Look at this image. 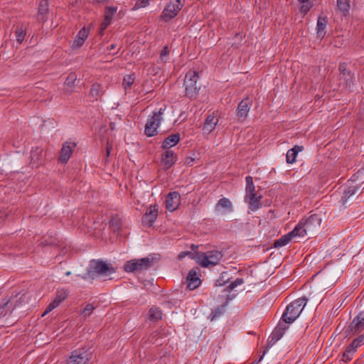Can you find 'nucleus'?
Here are the masks:
<instances>
[{
    "mask_svg": "<svg viewBox=\"0 0 364 364\" xmlns=\"http://www.w3.org/2000/svg\"><path fill=\"white\" fill-rule=\"evenodd\" d=\"M306 299L299 298L294 300L287 306L286 311L283 314V321L285 323H291L300 315L306 304Z\"/></svg>",
    "mask_w": 364,
    "mask_h": 364,
    "instance_id": "obj_1",
    "label": "nucleus"
},
{
    "mask_svg": "<svg viewBox=\"0 0 364 364\" xmlns=\"http://www.w3.org/2000/svg\"><path fill=\"white\" fill-rule=\"evenodd\" d=\"M338 9L346 16L350 9L349 0H336Z\"/></svg>",
    "mask_w": 364,
    "mask_h": 364,
    "instance_id": "obj_29",
    "label": "nucleus"
},
{
    "mask_svg": "<svg viewBox=\"0 0 364 364\" xmlns=\"http://www.w3.org/2000/svg\"><path fill=\"white\" fill-rule=\"evenodd\" d=\"M246 196L245 202L248 203L249 208L252 211L257 210L261 207V195L255 193V186L251 176L246 177Z\"/></svg>",
    "mask_w": 364,
    "mask_h": 364,
    "instance_id": "obj_2",
    "label": "nucleus"
},
{
    "mask_svg": "<svg viewBox=\"0 0 364 364\" xmlns=\"http://www.w3.org/2000/svg\"><path fill=\"white\" fill-rule=\"evenodd\" d=\"M76 146L75 143L66 141L61 149L58 160L62 164H66L71 157Z\"/></svg>",
    "mask_w": 364,
    "mask_h": 364,
    "instance_id": "obj_11",
    "label": "nucleus"
},
{
    "mask_svg": "<svg viewBox=\"0 0 364 364\" xmlns=\"http://www.w3.org/2000/svg\"><path fill=\"white\" fill-rule=\"evenodd\" d=\"M110 225L112 227H113L114 228V230H117L119 228V225H120V220L119 218H112L111 220H110Z\"/></svg>",
    "mask_w": 364,
    "mask_h": 364,
    "instance_id": "obj_43",
    "label": "nucleus"
},
{
    "mask_svg": "<svg viewBox=\"0 0 364 364\" xmlns=\"http://www.w3.org/2000/svg\"><path fill=\"white\" fill-rule=\"evenodd\" d=\"M287 328V326L285 324L279 323L272 333V340H279L282 337Z\"/></svg>",
    "mask_w": 364,
    "mask_h": 364,
    "instance_id": "obj_27",
    "label": "nucleus"
},
{
    "mask_svg": "<svg viewBox=\"0 0 364 364\" xmlns=\"http://www.w3.org/2000/svg\"><path fill=\"white\" fill-rule=\"evenodd\" d=\"M150 266V260L148 258L132 259L124 264V270L127 272L142 270Z\"/></svg>",
    "mask_w": 364,
    "mask_h": 364,
    "instance_id": "obj_10",
    "label": "nucleus"
},
{
    "mask_svg": "<svg viewBox=\"0 0 364 364\" xmlns=\"http://www.w3.org/2000/svg\"><path fill=\"white\" fill-rule=\"evenodd\" d=\"M48 11V2L47 0H41L39 3L38 19L40 21H45L46 20V15Z\"/></svg>",
    "mask_w": 364,
    "mask_h": 364,
    "instance_id": "obj_21",
    "label": "nucleus"
},
{
    "mask_svg": "<svg viewBox=\"0 0 364 364\" xmlns=\"http://www.w3.org/2000/svg\"><path fill=\"white\" fill-rule=\"evenodd\" d=\"M117 11V7L106 6L105 10L104 18L112 21L114 15Z\"/></svg>",
    "mask_w": 364,
    "mask_h": 364,
    "instance_id": "obj_35",
    "label": "nucleus"
},
{
    "mask_svg": "<svg viewBox=\"0 0 364 364\" xmlns=\"http://www.w3.org/2000/svg\"><path fill=\"white\" fill-rule=\"evenodd\" d=\"M163 112L161 109L154 113L147 121L145 126V134L147 136H153L157 134L158 128L162 120Z\"/></svg>",
    "mask_w": 364,
    "mask_h": 364,
    "instance_id": "obj_9",
    "label": "nucleus"
},
{
    "mask_svg": "<svg viewBox=\"0 0 364 364\" xmlns=\"http://www.w3.org/2000/svg\"><path fill=\"white\" fill-rule=\"evenodd\" d=\"M5 218V214L3 213H0V220H3Z\"/></svg>",
    "mask_w": 364,
    "mask_h": 364,
    "instance_id": "obj_50",
    "label": "nucleus"
},
{
    "mask_svg": "<svg viewBox=\"0 0 364 364\" xmlns=\"http://www.w3.org/2000/svg\"><path fill=\"white\" fill-rule=\"evenodd\" d=\"M351 324L354 328L358 330L364 328V311L360 313L358 316L353 319Z\"/></svg>",
    "mask_w": 364,
    "mask_h": 364,
    "instance_id": "obj_32",
    "label": "nucleus"
},
{
    "mask_svg": "<svg viewBox=\"0 0 364 364\" xmlns=\"http://www.w3.org/2000/svg\"><path fill=\"white\" fill-rule=\"evenodd\" d=\"M95 1L99 3H105V2H107L109 0H95Z\"/></svg>",
    "mask_w": 364,
    "mask_h": 364,
    "instance_id": "obj_51",
    "label": "nucleus"
},
{
    "mask_svg": "<svg viewBox=\"0 0 364 364\" xmlns=\"http://www.w3.org/2000/svg\"><path fill=\"white\" fill-rule=\"evenodd\" d=\"M77 80V75L75 73H70L65 82V85L68 88V92H72V89L74 87V84L75 80Z\"/></svg>",
    "mask_w": 364,
    "mask_h": 364,
    "instance_id": "obj_34",
    "label": "nucleus"
},
{
    "mask_svg": "<svg viewBox=\"0 0 364 364\" xmlns=\"http://www.w3.org/2000/svg\"><path fill=\"white\" fill-rule=\"evenodd\" d=\"M190 256L191 258H193L194 259V257H193V254L188 252H181L178 257L179 259H182L183 258H184L186 256Z\"/></svg>",
    "mask_w": 364,
    "mask_h": 364,
    "instance_id": "obj_45",
    "label": "nucleus"
},
{
    "mask_svg": "<svg viewBox=\"0 0 364 364\" xmlns=\"http://www.w3.org/2000/svg\"><path fill=\"white\" fill-rule=\"evenodd\" d=\"M216 212L220 215H225L232 210V205L228 198L220 199L216 205Z\"/></svg>",
    "mask_w": 364,
    "mask_h": 364,
    "instance_id": "obj_17",
    "label": "nucleus"
},
{
    "mask_svg": "<svg viewBox=\"0 0 364 364\" xmlns=\"http://www.w3.org/2000/svg\"><path fill=\"white\" fill-rule=\"evenodd\" d=\"M360 188V186L354 185L353 182L350 183L347 188L344 191L343 198L346 199L349 198L350 196L355 194Z\"/></svg>",
    "mask_w": 364,
    "mask_h": 364,
    "instance_id": "obj_31",
    "label": "nucleus"
},
{
    "mask_svg": "<svg viewBox=\"0 0 364 364\" xmlns=\"http://www.w3.org/2000/svg\"><path fill=\"white\" fill-rule=\"evenodd\" d=\"M339 71L343 77H346L348 75H350V73L348 69L347 65L345 63L341 64L339 66Z\"/></svg>",
    "mask_w": 364,
    "mask_h": 364,
    "instance_id": "obj_41",
    "label": "nucleus"
},
{
    "mask_svg": "<svg viewBox=\"0 0 364 364\" xmlns=\"http://www.w3.org/2000/svg\"><path fill=\"white\" fill-rule=\"evenodd\" d=\"M134 77L132 75H127L124 76L123 80V86L124 89H127L132 86L134 82Z\"/></svg>",
    "mask_w": 364,
    "mask_h": 364,
    "instance_id": "obj_36",
    "label": "nucleus"
},
{
    "mask_svg": "<svg viewBox=\"0 0 364 364\" xmlns=\"http://www.w3.org/2000/svg\"><path fill=\"white\" fill-rule=\"evenodd\" d=\"M301 3H306L308 0H299Z\"/></svg>",
    "mask_w": 364,
    "mask_h": 364,
    "instance_id": "obj_52",
    "label": "nucleus"
},
{
    "mask_svg": "<svg viewBox=\"0 0 364 364\" xmlns=\"http://www.w3.org/2000/svg\"><path fill=\"white\" fill-rule=\"evenodd\" d=\"M158 216V206H149L143 218V223L146 225H151Z\"/></svg>",
    "mask_w": 364,
    "mask_h": 364,
    "instance_id": "obj_16",
    "label": "nucleus"
},
{
    "mask_svg": "<svg viewBox=\"0 0 364 364\" xmlns=\"http://www.w3.org/2000/svg\"><path fill=\"white\" fill-rule=\"evenodd\" d=\"M243 281L242 279H236L232 284V288H233L234 287H236L237 285H240L241 284H242Z\"/></svg>",
    "mask_w": 364,
    "mask_h": 364,
    "instance_id": "obj_46",
    "label": "nucleus"
},
{
    "mask_svg": "<svg viewBox=\"0 0 364 364\" xmlns=\"http://www.w3.org/2000/svg\"><path fill=\"white\" fill-rule=\"evenodd\" d=\"M322 218L318 215H312L305 220L300 221L298 225H301V230H299V237H303L309 233L314 232L321 225Z\"/></svg>",
    "mask_w": 364,
    "mask_h": 364,
    "instance_id": "obj_4",
    "label": "nucleus"
},
{
    "mask_svg": "<svg viewBox=\"0 0 364 364\" xmlns=\"http://www.w3.org/2000/svg\"><path fill=\"white\" fill-rule=\"evenodd\" d=\"M70 272H68L66 273V275H70Z\"/></svg>",
    "mask_w": 364,
    "mask_h": 364,
    "instance_id": "obj_53",
    "label": "nucleus"
},
{
    "mask_svg": "<svg viewBox=\"0 0 364 364\" xmlns=\"http://www.w3.org/2000/svg\"><path fill=\"white\" fill-rule=\"evenodd\" d=\"M149 5V0H138L133 7V10L144 8Z\"/></svg>",
    "mask_w": 364,
    "mask_h": 364,
    "instance_id": "obj_39",
    "label": "nucleus"
},
{
    "mask_svg": "<svg viewBox=\"0 0 364 364\" xmlns=\"http://www.w3.org/2000/svg\"><path fill=\"white\" fill-rule=\"evenodd\" d=\"M187 286L189 289L193 290L198 287L201 283L200 270L198 268L191 269L186 278Z\"/></svg>",
    "mask_w": 364,
    "mask_h": 364,
    "instance_id": "obj_12",
    "label": "nucleus"
},
{
    "mask_svg": "<svg viewBox=\"0 0 364 364\" xmlns=\"http://www.w3.org/2000/svg\"><path fill=\"white\" fill-rule=\"evenodd\" d=\"M176 161V156L172 151H166L161 155V164L165 168H169Z\"/></svg>",
    "mask_w": 364,
    "mask_h": 364,
    "instance_id": "obj_18",
    "label": "nucleus"
},
{
    "mask_svg": "<svg viewBox=\"0 0 364 364\" xmlns=\"http://www.w3.org/2000/svg\"><path fill=\"white\" fill-rule=\"evenodd\" d=\"M94 309L95 307L92 304H87L83 309L82 314H83L84 316H88L92 314Z\"/></svg>",
    "mask_w": 364,
    "mask_h": 364,
    "instance_id": "obj_40",
    "label": "nucleus"
},
{
    "mask_svg": "<svg viewBox=\"0 0 364 364\" xmlns=\"http://www.w3.org/2000/svg\"><path fill=\"white\" fill-rule=\"evenodd\" d=\"M68 297V292L64 289H60L58 291L57 294L55 296V299L60 304Z\"/></svg>",
    "mask_w": 364,
    "mask_h": 364,
    "instance_id": "obj_38",
    "label": "nucleus"
},
{
    "mask_svg": "<svg viewBox=\"0 0 364 364\" xmlns=\"http://www.w3.org/2000/svg\"><path fill=\"white\" fill-rule=\"evenodd\" d=\"M167 53H168L167 47H164V49L163 50V51L161 53V56H162L164 55H166Z\"/></svg>",
    "mask_w": 364,
    "mask_h": 364,
    "instance_id": "obj_48",
    "label": "nucleus"
},
{
    "mask_svg": "<svg viewBox=\"0 0 364 364\" xmlns=\"http://www.w3.org/2000/svg\"><path fill=\"white\" fill-rule=\"evenodd\" d=\"M162 317V313L160 311L159 309L156 307H152L148 314V318L149 320L152 321H158L159 319L161 318Z\"/></svg>",
    "mask_w": 364,
    "mask_h": 364,
    "instance_id": "obj_30",
    "label": "nucleus"
},
{
    "mask_svg": "<svg viewBox=\"0 0 364 364\" xmlns=\"http://www.w3.org/2000/svg\"><path fill=\"white\" fill-rule=\"evenodd\" d=\"M110 152H111V147L107 146V153H106V156H107V157H108V156H109Z\"/></svg>",
    "mask_w": 364,
    "mask_h": 364,
    "instance_id": "obj_49",
    "label": "nucleus"
},
{
    "mask_svg": "<svg viewBox=\"0 0 364 364\" xmlns=\"http://www.w3.org/2000/svg\"><path fill=\"white\" fill-rule=\"evenodd\" d=\"M327 21L326 18L318 17L317 20V35L318 37H323Z\"/></svg>",
    "mask_w": 364,
    "mask_h": 364,
    "instance_id": "obj_26",
    "label": "nucleus"
},
{
    "mask_svg": "<svg viewBox=\"0 0 364 364\" xmlns=\"http://www.w3.org/2000/svg\"><path fill=\"white\" fill-rule=\"evenodd\" d=\"M306 3V4L303 3L304 4L300 8L301 12L303 13L304 14H306L311 7V5L309 3H308V1Z\"/></svg>",
    "mask_w": 364,
    "mask_h": 364,
    "instance_id": "obj_44",
    "label": "nucleus"
},
{
    "mask_svg": "<svg viewBox=\"0 0 364 364\" xmlns=\"http://www.w3.org/2000/svg\"><path fill=\"white\" fill-rule=\"evenodd\" d=\"M114 267L108 263L100 260H92L90 264L88 275L94 278L95 276L107 277L114 272Z\"/></svg>",
    "mask_w": 364,
    "mask_h": 364,
    "instance_id": "obj_3",
    "label": "nucleus"
},
{
    "mask_svg": "<svg viewBox=\"0 0 364 364\" xmlns=\"http://www.w3.org/2000/svg\"><path fill=\"white\" fill-rule=\"evenodd\" d=\"M193 162V158H191V157H188V158H187V159H186V163L187 164H191Z\"/></svg>",
    "mask_w": 364,
    "mask_h": 364,
    "instance_id": "obj_47",
    "label": "nucleus"
},
{
    "mask_svg": "<svg viewBox=\"0 0 364 364\" xmlns=\"http://www.w3.org/2000/svg\"><path fill=\"white\" fill-rule=\"evenodd\" d=\"M181 203V196L177 192H172L168 194L166 200V208L170 211L176 210Z\"/></svg>",
    "mask_w": 364,
    "mask_h": 364,
    "instance_id": "obj_15",
    "label": "nucleus"
},
{
    "mask_svg": "<svg viewBox=\"0 0 364 364\" xmlns=\"http://www.w3.org/2000/svg\"><path fill=\"white\" fill-rule=\"evenodd\" d=\"M103 93L102 87L100 84L95 83L93 84L90 91V97L93 100H97L100 98Z\"/></svg>",
    "mask_w": 364,
    "mask_h": 364,
    "instance_id": "obj_25",
    "label": "nucleus"
},
{
    "mask_svg": "<svg viewBox=\"0 0 364 364\" xmlns=\"http://www.w3.org/2000/svg\"><path fill=\"white\" fill-rule=\"evenodd\" d=\"M43 150L41 147L33 148L31 153V164L34 167H38L41 162Z\"/></svg>",
    "mask_w": 364,
    "mask_h": 364,
    "instance_id": "obj_19",
    "label": "nucleus"
},
{
    "mask_svg": "<svg viewBox=\"0 0 364 364\" xmlns=\"http://www.w3.org/2000/svg\"><path fill=\"white\" fill-rule=\"evenodd\" d=\"M250 101L246 99L240 102L237 110V115L239 117H245L250 109Z\"/></svg>",
    "mask_w": 364,
    "mask_h": 364,
    "instance_id": "obj_24",
    "label": "nucleus"
},
{
    "mask_svg": "<svg viewBox=\"0 0 364 364\" xmlns=\"http://www.w3.org/2000/svg\"><path fill=\"white\" fill-rule=\"evenodd\" d=\"M180 140V135L178 134H173L168 137L163 141L162 148L165 149H170L176 146Z\"/></svg>",
    "mask_w": 364,
    "mask_h": 364,
    "instance_id": "obj_20",
    "label": "nucleus"
},
{
    "mask_svg": "<svg viewBox=\"0 0 364 364\" xmlns=\"http://www.w3.org/2000/svg\"><path fill=\"white\" fill-rule=\"evenodd\" d=\"M183 4L181 0L171 1L164 9L161 14V18L164 21H168L177 16Z\"/></svg>",
    "mask_w": 364,
    "mask_h": 364,
    "instance_id": "obj_7",
    "label": "nucleus"
},
{
    "mask_svg": "<svg viewBox=\"0 0 364 364\" xmlns=\"http://www.w3.org/2000/svg\"><path fill=\"white\" fill-rule=\"evenodd\" d=\"M112 21L105 19L101 23L100 26V33L102 34L103 31L108 27V26L111 23Z\"/></svg>",
    "mask_w": 364,
    "mask_h": 364,
    "instance_id": "obj_42",
    "label": "nucleus"
},
{
    "mask_svg": "<svg viewBox=\"0 0 364 364\" xmlns=\"http://www.w3.org/2000/svg\"><path fill=\"white\" fill-rule=\"evenodd\" d=\"M364 341L363 336H360L358 338L355 339L352 343L351 346L348 348V350L346 353H344L343 356L346 357L348 353H352L355 351V350L361 345V343Z\"/></svg>",
    "mask_w": 364,
    "mask_h": 364,
    "instance_id": "obj_33",
    "label": "nucleus"
},
{
    "mask_svg": "<svg viewBox=\"0 0 364 364\" xmlns=\"http://www.w3.org/2000/svg\"><path fill=\"white\" fill-rule=\"evenodd\" d=\"M60 303L54 299L53 301H51L49 305L47 306L46 311L42 314V317L45 316L47 314L55 309L57 306H58Z\"/></svg>",
    "mask_w": 364,
    "mask_h": 364,
    "instance_id": "obj_37",
    "label": "nucleus"
},
{
    "mask_svg": "<svg viewBox=\"0 0 364 364\" xmlns=\"http://www.w3.org/2000/svg\"><path fill=\"white\" fill-rule=\"evenodd\" d=\"M218 121L219 118L216 114L212 113L209 114L205 120L203 127V134L204 135L210 134L215 129Z\"/></svg>",
    "mask_w": 364,
    "mask_h": 364,
    "instance_id": "obj_13",
    "label": "nucleus"
},
{
    "mask_svg": "<svg viewBox=\"0 0 364 364\" xmlns=\"http://www.w3.org/2000/svg\"><path fill=\"white\" fill-rule=\"evenodd\" d=\"M301 225H297L294 229L288 234L282 236L280 239L274 242L275 247H281L287 245L293 238L299 237L298 235L299 230H301Z\"/></svg>",
    "mask_w": 364,
    "mask_h": 364,
    "instance_id": "obj_14",
    "label": "nucleus"
},
{
    "mask_svg": "<svg viewBox=\"0 0 364 364\" xmlns=\"http://www.w3.org/2000/svg\"><path fill=\"white\" fill-rule=\"evenodd\" d=\"M26 28L24 25H18L15 31L16 41L18 44L23 43L24 36L26 35Z\"/></svg>",
    "mask_w": 364,
    "mask_h": 364,
    "instance_id": "obj_28",
    "label": "nucleus"
},
{
    "mask_svg": "<svg viewBox=\"0 0 364 364\" xmlns=\"http://www.w3.org/2000/svg\"><path fill=\"white\" fill-rule=\"evenodd\" d=\"M303 150L304 148L301 146H295L292 149H289L286 155L287 162L289 164H293L296 160L298 153Z\"/></svg>",
    "mask_w": 364,
    "mask_h": 364,
    "instance_id": "obj_22",
    "label": "nucleus"
},
{
    "mask_svg": "<svg viewBox=\"0 0 364 364\" xmlns=\"http://www.w3.org/2000/svg\"><path fill=\"white\" fill-rule=\"evenodd\" d=\"M223 257V255L218 251H212L207 253H197L194 256L196 262L202 267H207L210 265H216Z\"/></svg>",
    "mask_w": 364,
    "mask_h": 364,
    "instance_id": "obj_6",
    "label": "nucleus"
},
{
    "mask_svg": "<svg viewBox=\"0 0 364 364\" xmlns=\"http://www.w3.org/2000/svg\"><path fill=\"white\" fill-rule=\"evenodd\" d=\"M89 33L90 31L85 27L80 29L75 39L73 46H82L85 41L88 37Z\"/></svg>",
    "mask_w": 364,
    "mask_h": 364,
    "instance_id": "obj_23",
    "label": "nucleus"
},
{
    "mask_svg": "<svg viewBox=\"0 0 364 364\" xmlns=\"http://www.w3.org/2000/svg\"><path fill=\"white\" fill-rule=\"evenodd\" d=\"M198 75L194 70H189L184 80L186 95L189 98H195L198 93L199 86L197 85Z\"/></svg>",
    "mask_w": 364,
    "mask_h": 364,
    "instance_id": "obj_5",
    "label": "nucleus"
},
{
    "mask_svg": "<svg viewBox=\"0 0 364 364\" xmlns=\"http://www.w3.org/2000/svg\"><path fill=\"white\" fill-rule=\"evenodd\" d=\"M91 358V352L84 348H80L71 353L66 364H88Z\"/></svg>",
    "mask_w": 364,
    "mask_h": 364,
    "instance_id": "obj_8",
    "label": "nucleus"
}]
</instances>
